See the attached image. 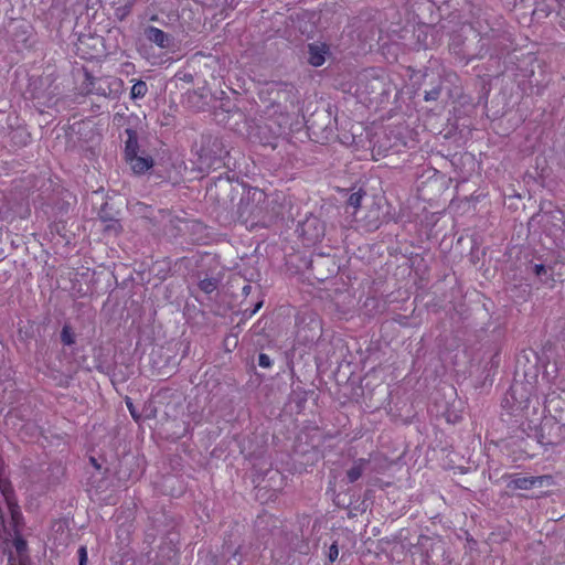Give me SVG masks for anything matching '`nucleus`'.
I'll return each instance as SVG.
<instances>
[{
  "instance_id": "nucleus-1",
  "label": "nucleus",
  "mask_w": 565,
  "mask_h": 565,
  "mask_svg": "<svg viewBox=\"0 0 565 565\" xmlns=\"http://www.w3.org/2000/svg\"><path fill=\"white\" fill-rule=\"evenodd\" d=\"M92 85V92L104 97L115 98L122 90V81L116 77H102Z\"/></svg>"
},
{
  "instance_id": "nucleus-2",
  "label": "nucleus",
  "mask_w": 565,
  "mask_h": 565,
  "mask_svg": "<svg viewBox=\"0 0 565 565\" xmlns=\"http://www.w3.org/2000/svg\"><path fill=\"white\" fill-rule=\"evenodd\" d=\"M553 484V477L550 475L539 477H516L509 483L514 489L529 490L532 488L550 487Z\"/></svg>"
},
{
  "instance_id": "nucleus-3",
  "label": "nucleus",
  "mask_w": 565,
  "mask_h": 565,
  "mask_svg": "<svg viewBox=\"0 0 565 565\" xmlns=\"http://www.w3.org/2000/svg\"><path fill=\"white\" fill-rule=\"evenodd\" d=\"M143 34L148 41L154 43L160 49H168L170 46V36L156 26H147Z\"/></svg>"
},
{
  "instance_id": "nucleus-4",
  "label": "nucleus",
  "mask_w": 565,
  "mask_h": 565,
  "mask_svg": "<svg viewBox=\"0 0 565 565\" xmlns=\"http://www.w3.org/2000/svg\"><path fill=\"white\" fill-rule=\"evenodd\" d=\"M126 161L129 163L131 170L137 174L145 173L146 171L151 169L153 166V160L148 154L137 153V154L128 158Z\"/></svg>"
},
{
  "instance_id": "nucleus-5",
  "label": "nucleus",
  "mask_w": 565,
  "mask_h": 565,
  "mask_svg": "<svg viewBox=\"0 0 565 565\" xmlns=\"http://www.w3.org/2000/svg\"><path fill=\"white\" fill-rule=\"evenodd\" d=\"M329 52L324 43H313L309 45V63L312 66H321L326 62V56Z\"/></svg>"
},
{
  "instance_id": "nucleus-6",
  "label": "nucleus",
  "mask_w": 565,
  "mask_h": 565,
  "mask_svg": "<svg viewBox=\"0 0 565 565\" xmlns=\"http://www.w3.org/2000/svg\"><path fill=\"white\" fill-rule=\"evenodd\" d=\"M127 140L125 145V158L126 160L137 153H139V146L137 134L132 129H126Z\"/></svg>"
},
{
  "instance_id": "nucleus-7",
  "label": "nucleus",
  "mask_w": 565,
  "mask_h": 565,
  "mask_svg": "<svg viewBox=\"0 0 565 565\" xmlns=\"http://www.w3.org/2000/svg\"><path fill=\"white\" fill-rule=\"evenodd\" d=\"M366 463L367 461L364 459H359L353 463L347 472V478L350 483L355 482L362 476Z\"/></svg>"
},
{
  "instance_id": "nucleus-8",
  "label": "nucleus",
  "mask_w": 565,
  "mask_h": 565,
  "mask_svg": "<svg viewBox=\"0 0 565 565\" xmlns=\"http://www.w3.org/2000/svg\"><path fill=\"white\" fill-rule=\"evenodd\" d=\"M147 92H148L147 84L142 81H138L132 85L130 95H131V98L138 99V98L145 97Z\"/></svg>"
},
{
  "instance_id": "nucleus-9",
  "label": "nucleus",
  "mask_w": 565,
  "mask_h": 565,
  "mask_svg": "<svg viewBox=\"0 0 565 565\" xmlns=\"http://www.w3.org/2000/svg\"><path fill=\"white\" fill-rule=\"evenodd\" d=\"M200 288L205 294H211L217 288V280L214 278H205L200 281Z\"/></svg>"
},
{
  "instance_id": "nucleus-10",
  "label": "nucleus",
  "mask_w": 565,
  "mask_h": 565,
  "mask_svg": "<svg viewBox=\"0 0 565 565\" xmlns=\"http://www.w3.org/2000/svg\"><path fill=\"white\" fill-rule=\"evenodd\" d=\"M362 193L355 192L352 193L348 199V206L353 209V213L360 207L362 201Z\"/></svg>"
},
{
  "instance_id": "nucleus-11",
  "label": "nucleus",
  "mask_w": 565,
  "mask_h": 565,
  "mask_svg": "<svg viewBox=\"0 0 565 565\" xmlns=\"http://www.w3.org/2000/svg\"><path fill=\"white\" fill-rule=\"evenodd\" d=\"M62 342L66 345L74 343V335L68 327H64L61 333Z\"/></svg>"
},
{
  "instance_id": "nucleus-12",
  "label": "nucleus",
  "mask_w": 565,
  "mask_h": 565,
  "mask_svg": "<svg viewBox=\"0 0 565 565\" xmlns=\"http://www.w3.org/2000/svg\"><path fill=\"white\" fill-rule=\"evenodd\" d=\"M329 559L330 562H334L339 556V548L337 544H332L329 548Z\"/></svg>"
},
{
  "instance_id": "nucleus-13",
  "label": "nucleus",
  "mask_w": 565,
  "mask_h": 565,
  "mask_svg": "<svg viewBox=\"0 0 565 565\" xmlns=\"http://www.w3.org/2000/svg\"><path fill=\"white\" fill-rule=\"evenodd\" d=\"M439 94H440V89L439 88H434V89H431L429 92H426L425 99L426 100H435V99L438 98Z\"/></svg>"
},
{
  "instance_id": "nucleus-14",
  "label": "nucleus",
  "mask_w": 565,
  "mask_h": 565,
  "mask_svg": "<svg viewBox=\"0 0 565 565\" xmlns=\"http://www.w3.org/2000/svg\"><path fill=\"white\" fill-rule=\"evenodd\" d=\"M78 556H79V564L78 565H86L87 562V550L85 546H81L78 550Z\"/></svg>"
},
{
  "instance_id": "nucleus-15",
  "label": "nucleus",
  "mask_w": 565,
  "mask_h": 565,
  "mask_svg": "<svg viewBox=\"0 0 565 565\" xmlns=\"http://www.w3.org/2000/svg\"><path fill=\"white\" fill-rule=\"evenodd\" d=\"M258 363L263 367H268V366H270L271 361H270V358L268 355L262 353V354H259Z\"/></svg>"
},
{
  "instance_id": "nucleus-16",
  "label": "nucleus",
  "mask_w": 565,
  "mask_h": 565,
  "mask_svg": "<svg viewBox=\"0 0 565 565\" xmlns=\"http://www.w3.org/2000/svg\"><path fill=\"white\" fill-rule=\"evenodd\" d=\"M534 270L535 274L540 276L542 273H545V267L542 264H537L535 265Z\"/></svg>"
},
{
  "instance_id": "nucleus-17",
  "label": "nucleus",
  "mask_w": 565,
  "mask_h": 565,
  "mask_svg": "<svg viewBox=\"0 0 565 565\" xmlns=\"http://www.w3.org/2000/svg\"><path fill=\"white\" fill-rule=\"evenodd\" d=\"M127 406H128V408H129V412H130L131 416H132L134 418H137V415H136V413H135V409H134V407H132V404H131L130 402H127Z\"/></svg>"
},
{
  "instance_id": "nucleus-18",
  "label": "nucleus",
  "mask_w": 565,
  "mask_h": 565,
  "mask_svg": "<svg viewBox=\"0 0 565 565\" xmlns=\"http://www.w3.org/2000/svg\"><path fill=\"white\" fill-rule=\"evenodd\" d=\"M262 305H263L262 302H258V303L255 306V309L253 310V312H252V313L257 312V311L260 309Z\"/></svg>"
},
{
  "instance_id": "nucleus-19",
  "label": "nucleus",
  "mask_w": 565,
  "mask_h": 565,
  "mask_svg": "<svg viewBox=\"0 0 565 565\" xmlns=\"http://www.w3.org/2000/svg\"><path fill=\"white\" fill-rule=\"evenodd\" d=\"M317 222H318V221H317L316 218H315V220H312V221H307L306 225H308V226H309V225H312L313 223H317Z\"/></svg>"
},
{
  "instance_id": "nucleus-20",
  "label": "nucleus",
  "mask_w": 565,
  "mask_h": 565,
  "mask_svg": "<svg viewBox=\"0 0 565 565\" xmlns=\"http://www.w3.org/2000/svg\"><path fill=\"white\" fill-rule=\"evenodd\" d=\"M257 194H258L259 198L263 195V193L260 191H255L254 192V196L257 195Z\"/></svg>"
},
{
  "instance_id": "nucleus-21",
  "label": "nucleus",
  "mask_w": 565,
  "mask_h": 565,
  "mask_svg": "<svg viewBox=\"0 0 565 565\" xmlns=\"http://www.w3.org/2000/svg\"><path fill=\"white\" fill-rule=\"evenodd\" d=\"M247 288H248L247 286H246V287H243V290H244L245 292H248V289H247Z\"/></svg>"
},
{
  "instance_id": "nucleus-22",
  "label": "nucleus",
  "mask_w": 565,
  "mask_h": 565,
  "mask_svg": "<svg viewBox=\"0 0 565 565\" xmlns=\"http://www.w3.org/2000/svg\"><path fill=\"white\" fill-rule=\"evenodd\" d=\"M247 288H248L247 286H246V287H243V290H244L245 292H248V289H247Z\"/></svg>"
},
{
  "instance_id": "nucleus-23",
  "label": "nucleus",
  "mask_w": 565,
  "mask_h": 565,
  "mask_svg": "<svg viewBox=\"0 0 565 565\" xmlns=\"http://www.w3.org/2000/svg\"><path fill=\"white\" fill-rule=\"evenodd\" d=\"M547 217V214L542 215V221Z\"/></svg>"
},
{
  "instance_id": "nucleus-24",
  "label": "nucleus",
  "mask_w": 565,
  "mask_h": 565,
  "mask_svg": "<svg viewBox=\"0 0 565 565\" xmlns=\"http://www.w3.org/2000/svg\"><path fill=\"white\" fill-rule=\"evenodd\" d=\"M555 2H558V0H554Z\"/></svg>"
}]
</instances>
